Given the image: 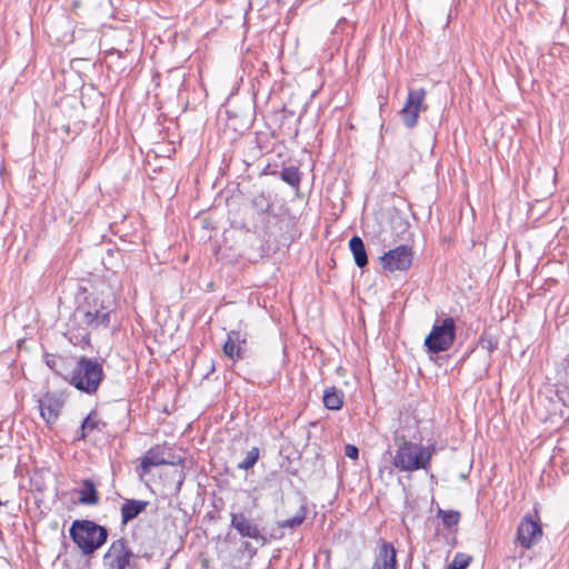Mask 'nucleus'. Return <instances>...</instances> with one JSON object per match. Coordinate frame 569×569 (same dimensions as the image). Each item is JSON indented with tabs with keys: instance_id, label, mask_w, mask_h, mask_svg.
Here are the masks:
<instances>
[{
	"instance_id": "obj_17",
	"label": "nucleus",
	"mask_w": 569,
	"mask_h": 569,
	"mask_svg": "<svg viewBox=\"0 0 569 569\" xmlns=\"http://www.w3.org/2000/svg\"><path fill=\"white\" fill-rule=\"evenodd\" d=\"M349 248L353 254L357 267H366L368 264V256L362 239L358 236H353L349 240Z\"/></svg>"
},
{
	"instance_id": "obj_1",
	"label": "nucleus",
	"mask_w": 569,
	"mask_h": 569,
	"mask_svg": "<svg viewBox=\"0 0 569 569\" xmlns=\"http://www.w3.org/2000/svg\"><path fill=\"white\" fill-rule=\"evenodd\" d=\"M84 293L67 325L66 336L74 346H88L91 330L108 328L113 310V299L103 290Z\"/></svg>"
},
{
	"instance_id": "obj_8",
	"label": "nucleus",
	"mask_w": 569,
	"mask_h": 569,
	"mask_svg": "<svg viewBox=\"0 0 569 569\" xmlns=\"http://www.w3.org/2000/svg\"><path fill=\"white\" fill-rule=\"evenodd\" d=\"M542 538V528L539 518L533 519L531 515L521 518L518 528L516 541L525 549H530Z\"/></svg>"
},
{
	"instance_id": "obj_14",
	"label": "nucleus",
	"mask_w": 569,
	"mask_h": 569,
	"mask_svg": "<svg viewBox=\"0 0 569 569\" xmlns=\"http://www.w3.org/2000/svg\"><path fill=\"white\" fill-rule=\"evenodd\" d=\"M396 549L389 542L382 541L371 569H396Z\"/></svg>"
},
{
	"instance_id": "obj_6",
	"label": "nucleus",
	"mask_w": 569,
	"mask_h": 569,
	"mask_svg": "<svg viewBox=\"0 0 569 569\" xmlns=\"http://www.w3.org/2000/svg\"><path fill=\"white\" fill-rule=\"evenodd\" d=\"M136 556L121 538L114 540L103 557L107 569H133Z\"/></svg>"
},
{
	"instance_id": "obj_22",
	"label": "nucleus",
	"mask_w": 569,
	"mask_h": 569,
	"mask_svg": "<svg viewBox=\"0 0 569 569\" xmlns=\"http://www.w3.org/2000/svg\"><path fill=\"white\" fill-rule=\"evenodd\" d=\"M260 456V450L258 447L251 448L247 451L244 459L238 463V469L240 470H249L251 469L258 461Z\"/></svg>"
},
{
	"instance_id": "obj_18",
	"label": "nucleus",
	"mask_w": 569,
	"mask_h": 569,
	"mask_svg": "<svg viewBox=\"0 0 569 569\" xmlns=\"http://www.w3.org/2000/svg\"><path fill=\"white\" fill-rule=\"evenodd\" d=\"M322 400L327 409L339 410L343 405V393L336 387H330L325 390Z\"/></svg>"
},
{
	"instance_id": "obj_4",
	"label": "nucleus",
	"mask_w": 569,
	"mask_h": 569,
	"mask_svg": "<svg viewBox=\"0 0 569 569\" xmlns=\"http://www.w3.org/2000/svg\"><path fill=\"white\" fill-rule=\"evenodd\" d=\"M102 379V365L94 359L82 357L72 371L70 382L78 390L90 395L98 390Z\"/></svg>"
},
{
	"instance_id": "obj_24",
	"label": "nucleus",
	"mask_w": 569,
	"mask_h": 569,
	"mask_svg": "<svg viewBox=\"0 0 569 569\" xmlns=\"http://www.w3.org/2000/svg\"><path fill=\"white\" fill-rule=\"evenodd\" d=\"M471 561V557L465 553H457L449 565L448 569H466Z\"/></svg>"
},
{
	"instance_id": "obj_28",
	"label": "nucleus",
	"mask_w": 569,
	"mask_h": 569,
	"mask_svg": "<svg viewBox=\"0 0 569 569\" xmlns=\"http://www.w3.org/2000/svg\"><path fill=\"white\" fill-rule=\"evenodd\" d=\"M56 361L54 360H47V365L52 369L54 367Z\"/></svg>"
},
{
	"instance_id": "obj_2",
	"label": "nucleus",
	"mask_w": 569,
	"mask_h": 569,
	"mask_svg": "<svg viewBox=\"0 0 569 569\" xmlns=\"http://www.w3.org/2000/svg\"><path fill=\"white\" fill-rule=\"evenodd\" d=\"M395 443L398 447L392 458V465L400 471L427 470L430 460L436 451L433 446H422L411 442L405 437H396Z\"/></svg>"
},
{
	"instance_id": "obj_16",
	"label": "nucleus",
	"mask_w": 569,
	"mask_h": 569,
	"mask_svg": "<svg viewBox=\"0 0 569 569\" xmlns=\"http://www.w3.org/2000/svg\"><path fill=\"white\" fill-rule=\"evenodd\" d=\"M79 503L84 506H94L99 502V493L96 483L91 479H84L79 491Z\"/></svg>"
},
{
	"instance_id": "obj_11",
	"label": "nucleus",
	"mask_w": 569,
	"mask_h": 569,
	"mask_svg": "<svg viewBox=\"0 0 569 569\" xmlns=\"http://www.w3.org/2000/svg\"><path fill=\"white\" fill-rule=\"evenodd\" d=\"M248 347V333L240 329L231 330L222 347L224 356L233 361L242 359Z\"/></svg>"
},
{
	"instance_id": "obj_10",
	"label": "nucleus",
	"mask_w": 569,
	"mask_h": 569,
	"mask_svg": "<svg viewBox=\"0 0 569 569\" xmlns=\"http://www.w3.org/2000/svg\"><path fill=\"white\" fill-rule=\"evenodd\" d=\"M182 463L181 458H174L170 449L164 447L156 446L150 448L140 462V468L142 473H148L152 467L163 466V465H180Z\"/></svg>"
},
{
	"instance_id": "obj_19",
	"label": "nucleus",
	"mask_w": 569,
	"mask_h": 569,
	"mask_svg": "<svg viewBox=\"0 0 569 569\" xmlns=\"http://www.w3.org/2000/svg\"><path fill=\"white\" fill-rule=\"evenodd\" d=\"M100 420L98 419V416L96 412H90L87 418L82 421V425L79 430V435L77 436L78 440H83L87 438V436L96 430L99 429Z\"/></svg>"
},
{
	"instance_id": "obj_20",
	"label": "nucleus",
	"mask_w": 569,
	"mask_h": 569,
	"mask_svg": "<svg viewBox=\"0 0 569 569\" xmlns=\"http://www.w3.org/2000/svg\"><path fill=\"white\" fill-rule=\"evenodd\" d=\"M306 508L301 507L300 510L292 518L279 521L277 522V526L281 529H295L303 523V521L306 520Z\"/></svg>"
},
{
	"instance_id": "obj_12",
	"label": "nucleus",
	"mask_w": 569,
	"mask_h": 569,
	"mask_svg": "<svg viewBox=\"0 0 569 569\" xmlns=\"http://www.w3.org/2000/svg\"><path fill=\"white\" fill-rule=\"evenodd\" d=\"M231 527L243 538H251L254 540L263 539L257 523L247 518L244 513L231 515Z\"/></svg>"
},
{
	"instance_id": "obj_13",
	"label": "nucleus",
	"mask_w": 569,
	"mask_h": 569,
	"mask_svg": "<svg viewBox=\"0 0 569 569\" xmlns=\"http://www.w3.org/2000/svg\"><path fill=\"white\" fill-rule=\"evenodd\" d=\"M62 408V402L50 393L39 399L40 415L48 425L57 421Z\"/></svg>"
},
{
	"instance_id": "obj_15",
	"label": "nucleus",
	"mask_w": 569,
	"mask_h": 569,
	"mask_svg": "<svg viewBox=\"0 0 569 569\" xmlns=\"http://www.w3.org/2000/svg\"><path fill=\"white\" fill-rule=\"evenodd\" d=\"M148 505L144 500L127 499L121 506V522L127 525L143 512Z\"/></svg>"
},
{
	"instance_id": "obj_23",
	"label": "nucleus",
	"mask_w": 569,
	"mask_h": 569,
	"mask_svg": "<svg viewBox=\"0 0 569 569\" xmlns=\"http://www.w3.org/2000/svg\"><path fill=\"white\" fill-rule=\"evenodd\" d=\"M439 515L441 516L442 522L446 527H452L459 522L460 513L458 511L448 510L443 511L440 510Z\"/></svg>"
},
{
	"instance_id": "obj_7",
	"label": "nucleus",
	"mask_w": 569,
	"mask_h": 569,
	"mask_svg": "<svg viewBox=\"0 0 569 569\" xmlns=\"http://www.w3.org/2000/svg\"><path fill=\"white\" fill-rule=\"evenodd\" d=\"M412 260L413 251L408 244H400L380 257L382 268L390 272L408 270Z\"/></svg>"
},
{
	"instance_id": "obj_5",
	"label": "nucleus",
	"mask_w": 569,
	"mask_h": 569,
	"mask_svg": "<svg viewBox=\"0 0 569 569\" xmlns=\"http://www.w3.org/2000/svg\"><path fill=\"white\" fill-rule=\"evenodd\" d=\"M456 322L451 317L436 320L431 331L425 339V347L430 353H440L449 350L456 340Z\"/></svg>"
},
{
	"instance_id": "obj_26",
	"label": "nucleus",
	"mask_w": 569,
	"mask_h": 569,
	"mask_svg": "<svg viewBox=\"0 0 569 569\" xmlns=\"http://www.w3.org/2000/svg\"><path fill=\"white\" fill-rule=\"evenodd\" d=\"M345 455L350 458V459H353L356 460L359 456V450L356 446L353 445H347L345 447Z\"/></svg>"
},
{
	"instance_id": "obj_27",
	"label": "nucleus",
	"mask_w": 569,
	"mask_h": 569,
	"mask_svg": "<svg viewBox=\"0 0 569 569\" xmlns=\"http://www.w3.org/2000/svg\"><path fill=\"white\" fill-rule=\"evenodd\" d=\"M398 227L401 228L403 231L408 229L409 222L402 219H398Z\"/></svg>"
},
{
	"instance_id": "obj_3",
	"label": "nucleus",
	"mask_w": 569,
	"mask_h": 569,
	"mask_svg": "<svg viewBox=\"0 0 569 569\" xmlns=\"http://www.w3.org/2000/svg\"><path fill=\"white\" fill-rule=\"evenodd\" d=\"M70 537L83 555H91L106 543L108 530L91 520H74Z\"/></svg>"
},
{
	"instance_id": "obj_25",
	"label": "nucleus",
	"mask_w": 569,
	"mask_h": 569,
	"mask_svg": "<svg viewBox=\"0 0 569 569\" xmlns=\"http://www.w3.org/2000/svg\"><path fill=\"white\" fill-rule=\"evenodd\" d=\"M479 345L486 349L489 353L497 349V342L490 337H480Z\"/></svg>"
},
{
	"instance_id": "obj_21",
	"label": "nucleus",
	"mask_w": 569,
	"mask_h": 569,
	"mask_svg": "<svg viewBox=\"0 0 569 569\" xmlns=\"http://www.w3.org/2000/svg\"><path fill=\"white\" fill-rule=\"evenodd\" d=\"M280 178L291 187H298L300 183V172L296 167H284L280 171Z\"/></svg>"
},
{
	"instance_id": "obj_9",
	"label": "nucleus",
	"mask_w": 569,
	"mask_h": 569,
	"mask_svg": "<svg viewBox=\"0 0 569 569\" xmlns=\"http://www.w3.org/2000/svg\"><path fill=\"white\" fill-rule=\"evenodd\" d=\"M425 97L426 90L422 88L409 90L406 104L401 110L402 121L407 128H413L418 123L420 111L426 109Z\"/></svg>"
}]
</instances>
